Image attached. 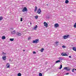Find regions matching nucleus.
<instances>
[{
    "label": "nucleus",
    "mask_w": 76,
    "mask_h": 76,
    "mask_svg": "<svg viewBox=\"0 0 76 76\" xmlns=\"http://www.w3.org/2000/svg\"><path fill=\"white\" fill-rule=\"evenodd\" d=\"M61 68H62V65L61 64L60 67L59 69H61Z\"/></svg>",
    "instance_id": "cd10ccee"
},
{
    "label": "nucleus",
    "mask_w": 76,
    "mask_h": 76,
    "mask_svg": "<svg viewBox=\"0 0 76 76\" xmlns=\"http://www.w3.org/2000/svg\"><path fill=\"white\" fill-rule=\"evenodd\" d=\"M32 24V23H30V25H31Z\"/></svg>",
    "instance_id": "e433bc0d"
},
{
    "label": "nucleus",
    "mask_w": 76,
    "mask_h": 76,
    "mask_svg": "<svg viewBox=\"0 0 76 76\" xmlns=\"http://www.w3.org/2000/svg\"><path fill=\"white\" fill-rule=\"evenodd\" d=\"M37 13L38 14H41V9H38L37 10Z\"/></svg>",
    "instance_id": "7ed1b4c3"
},
{
    "label": "nucleus",
    "mask_w": 76,
    "mask_h": 76,
    "mask_svg": "<svg viewBox=\"0 0 76 76\" xmlns=\"http://www.w3.org/2000/svg\"><path fill=\"white\" fill-rule=\"evenodd\" d=\"M74 28H76V23H75L74 25Z\"/></svg>",
    "instance_id": "b1692460"
},
{
    "label": "nucleus",
    "mask_w": 76,
    "mask_h": 76,
    "mask_svg": "<svg viewBox=\"0 0 76 76\" xmlns=\"http://www.w3.org/2000/svg\"><path fill=\"white\" fill-rule=\"evenodd\" d=\"M2 54H3V55H5V54H6V53H4V52H3Z\"/></svg>",
    "instance_id": "c756f323"
},
{
    "label": "nucleus",
    "mask_w": 76,
    "mask_h": 76,
    "mask_svg": "<svg viewBox=\"0 0 76 76\" xmlns=\"http://www.w3.org/2000/svg\"><path fill=\"white\" fill-rule=\"evenodd\" d=\"M69 37V35L68 34L67 35V36L65 35L63 36V38H64V39H67V38H68V37Z\"/></svg>",
    "instance_id": "20e7f679"
},
{
    "label": "nucleus",
    "mask_w": 76,
    "mask_h": 76,
    "mask_svg": "<svg viewBox=\"0 0 76 76\" xmlns=\"http://www.w3.org/2000/svg\"><path fill=\"white\" fill-rule=\"evenodd\" d=\"M39 76H42V73H39Z\"/></svg>",
    "instance_id": "a878e982"
},
{
    "label": "nucleus",
    "mask_w": 76,
    "mask_h": 76,
    "mask_svg": "<svg viewBox=\"0 0 76 76\" xmlns=\"http://www.w3.org/2000/svg\"><path fill=\"white\" fill-rule=\"evenodd\" d=\"M33 54H36V53H37L36 52H35V51H33Z\"/></svg>",
    "instance_id": "473e14b6"
},
{
    "label": "nucleus",
    "mask_w": 76,
    "mask_h": 76,
    "mask_svg": "<svg viewBox=\"0 0 76 76\" xmlns=\"http://www.w3.org/2000/svg\"><path fill=\"white\" fill-rule=\"evenodd\" d=\"M62 60V59H61V60Z\"/></svg>",
    "instance_id": "4c0bfd02"
},
{
    "label": "nucleus",
    "mask_w": 76,
    "mask_h": 76,
    "mask_svg": "<svg viewBox=\"0 0 76 76\" xmlns=\"http://www.w3.org/2000/svg\"><path fill=\"white\" fill-rule=\"evenodd\" d=\"M63 48H66V46H62Z\"/></svg>",
    "instance_id": "c85d7f7f"
},
{
    "label": "nucleus",
    "mask_w": 76,
    "mask_h": 76,
    "mask_svg": "<svg viewBox=\"0 0 76 76\" xmlns=\"http://www.w3.org/2000/svg\"><path fill=\"white\" fill-rule=\"evenodd\" d=\"M35 18L37 19H38V16L37 15L35 16Z\"/></svg>",
    "instance_id": "393cba45"
},
{
    "label": "nucleus",
    "mask_w": 76,
    "mask_h": 76,
    "mask_svg": "<svg viewBox=\"0 0 76 76\" xmlns=\"http://www.w3.org/2000/svg\"><path fill=\"white\" fill-rule=\"evenodd\" d=\"M58 42H59L58 41H56V42H55V44H56V45H58Z\"/></svg>",
    "instance_id": "ddd939ff"
},
{
    "label": "nucleus",
    "mask_w": 76,
    "mask_h": 76,
    "mask_svg": "<svg viewBox=\"0 0 76 76\" xmlns=\"http://www.w3.org/2000/svg\"><path fill=\"white\" fill-rule=\"evenodd\" d=\"M38 28V26H37V25H36V26L34 28V30H37L36 28Z\"/></svg>",
    "instance_id": "f3484780"
},
{
    "label": "nucleus",
    "mask_w": 76,
    "mask_h": 76,
    "mask_svg": "<svg viewBox=\"0 0 76 76\" xmlns=\"http://www.w3.org/2000/svg\"><path fill=\"white\" fill-rule=\"evenodd\" d=\"M69 58H72V57H71V56H69Z\"/></svg>",
    "instance_id": "72a5a7b5"
},
{
    "label": "nucleus",
    "mask_w": 76,
    "mask_h": 76,
    "mask_svg": "<svg viewBox=\"0 0 76 76\" xmlns=\"http://www.w3.org/2000/svg\"><path fill=\"white\" fill-rule=\"evenodd\" d=\"M20 21L21 22H22V18H20Z\"/></svg>",
    "instance_id": "7c9ffc66"
},
{
    "label": "nucleus",
    "mask_w": 76,
    "mask_h": 76,
    "mask_svg": "<svg viewBox=\"0 0 76 76\" xmlns=\"http://www.w3.org/2000/svg\"><path fill=\"white\" fill-rule=\"evenodd\" d=\"M69 73H67L66 75H69Z\"/></svg>",
    "instance_id": "f704fd0d"
},
{
    "label": "nucleus",
    "mask_w": 76,
    "mask_h": 76,
    "mask_svg": "<svg viewBox=\"0 0 76 76\" xmlns=\"http://www.w3.org/2000/svg\"><path fill=\"white\" fill-rule=\"evenodd\" d=\"M3 17L2 16L0 17V20L1 21V20H3Z\"/></svg>",
    "instance_id": "412c9836"
},
{
    "label": "nucleus",
    "mask_w": 76,
    "mask_h": 76,
    "mask_svg": "<svg viewBox=\"0 0 76 76\" xmlns=\"http://www.w3.org/2000/svg\"><path fill=\"white\" fill-rule=\"evenodd\" d=\"M2 59L4 60H5L6 59V56H3L2 57Z\"/></svg>",
    "instance_id": "9d476101"
},
{
    "label": "nucleus",
    "mask_w": 76,
    "mask_h": 76,
    "mask_svg": "<svg viewBox=\"0 0 76 76\" xmlns=\"http://www.w3.org/2000/svg\"><path fill=\"white\" fill-rule=\"evenodd\" d=\"M16 33V31L14 30L12 32V34H15Z\"/></svg>",
    "instance_id": "dca6fc26"
},
{
    "label": "nucleus",
    "mask_w": 76,
    "mask_h": 76,
    "mask_svg": "<svg viewBox=\"0 0 76 76\" xmlns=\"http://www.w3.org/2000/svg\"><path fill=\"white\" fill-rule=\"evenodd\" d=\"M28 11V10H27V8L26 7H24V8H23V10H22V12H27Z\"/></svg>",
    "instance_id": "f03ea898"
},
{
    "label": "nucleus",
    "mask_w": 76,
    "mask_h": 76,
    "mask_svg": "<svg viewBox=\"0 0 76 76\" xmlns=\"http://www.w3.org/2000/svg\"><path fill=\"white\" fill-rule=\"evenodd\" d=\"M37 7L36 6H35V10H34V12L37 11Z\"/></svg>",
    "instance_id": "a211bd4d"
},
{
    "label": "nucleus",
    "mask_w": 76,
    "mask_h": 76,
    "mask_svg": "<svg viewBox=\"0 0 76 76\" xmlns=\"http://www.w3.org/2000/svg\"><path fill=\"white\" fill-rule=\"evenodd\" d=\"M6 66H7V68H9L10 67V64L8 63L7 64Z\"/></svg>",
    "instance_id": "1a4fd4ad"
},
{
    "label": "nucleus",
    "mask_w": 76,
    "mask_h": 76,
    "mask_svg": "<svg viewBox=\"0 0 76 76\" xmlns=\"http://www.w3.org/2000/svg\"><path fill=\"white\" fill-rule=\"evenodd\" d=\"M61 55L62 56H68V55L66 53H62L61 54Z\"/></svg>",
    "instance_id": "0eeeda50"
},
{
    "label": "nucleus",
    "mask_w": 76,
    "mask_h": 76,
    "mask_svg": "<svg viewBox=\"0 0 76 76\" xmlns=\"http://www.w3.org/2000/svg\"><path fill=\"white\" fill-rule=\"evenodd\" d=\"M69 0H66L65 1V3H66V4H68L69 3Z\"/></svg>",
    "instance_id": "4468645a"
},
{
    "label": "nucleus",
    "mask_w": 76,
    "mask_h": 76,
    "mask_svg": "<svg viewBox=\"0 0 76 76\" xmlns=\"http://www.w3.org/2000/svg\"><path fill=\"white\" fill-rule=\"evenodd\" d=\"M64 69L65 70H66L67 71H69V70H70V69L69 68V67H65L64 68Z\"/></svg>",
    "instance_id": "423d86ee"
},
{
    "label": "nucleus",
    "mask_w": 76,
    "mask_h": 76,
    "mask_svg": "<svg viewBox=\"0 0 76 76\" xmlns=\"http://www.w3.org/2000/svg\"><path fill=\"white\" fill-rule=\"evenodd\" d=\"M72 50L75 51H76V47H73L72 48Z\"/></svg>",
    "instance_id": "f8f14e48"
},
{
    "label": "nucleus",
    "mask_w": 76,
    "mask_h": 76,
    "mask_svg": "<svg viewBox=\"0 0 76 76\" xmlns=\"http://www.w3.org/2000/svg\"><path fill=\"white\" fill-rule=\"evenodd\" d=\"M44 26L46 27V28H47L48 27V24H47V23L46 22H44Z\"/></svg>",
    "instance_id": "39448f33"
},
{
    "label": "nucleus",
    "mask_w": 76,
    "mask_h": 76,
    "mask_svg": "<svg viewBox=\"0 0 76 76\" xmlns=\"http://www.w3.org/2000/svg\"><path fill=\"white\" fill-rule=\"evenodd\" d=\"M75 70H76V69H75Z\"/></svg>",
    "instance_id": "ea45409f"
},
{
    "label": "nucleus",
    "mask_w": 76,
    "mask_h": 76,
    "mask_svg": "<svg viewBox=\"0 0 76 76\" xmlns=\"http://www.w3.org/2000/svg\"><path fill=\"white\" fill-rule=\"evenodd\" d=\"M31 37H28V40H29V39H31Z\"/></svg>",
    "instance_id": "bb28decb"
},
{
    "label": "nucleus",
    "mask_w": 76,
    "mask_h": 76,
    "mask_svg": "<svg viewBox=\"0 0 76 76\" xmlns=\"http://www.w3.org/2000/svg\"><path fill=\"white\" fill-rule=\"evenodd\" d=\"M60 62V60H59L56 61L55 62L56 63H59Z\"/></svg>",
    "instance_id": "aec40b11"
},
{
    "label": "nucleus",
    "mask_w": 76,
    "mask_h": 76,
    "mask_svg": "<svg viewBox=\"0 0 76 76\" xmlns=\"http://www.w3.org/2000/svg\"><path fill=\"white\" fill-rule=\"evenodd\" d=\"M39 42V39H36L35 40H33L32 42V43L34 44L38 43Z\"/></svg>",
    "instance_id": "f257e3e1"
},
{
    "label": "nucleus",
    "mask_w": 76,
    "mask_h": 76,
    "mask_svg": "<svg viewBox=\"0 0 76 76\" xmlns=\"http://www.w3.org/2000/svg\"><path fill=\"white\" fill-rule=\"evenodd\" d=\"M54 26L56 28H58L59 27V24L57 23H56L54 24Z\"/></svg>",
    "instance_id": "6e6552de"
},
{
    "label": "nucleus",
    "mask_w": 76,
    "mask_h": 76,
    "mask_svg": "<svg viewBox=\"0 0 76 76\" xmlns=\"http://www.w3.org/2000/svg\"><path fill=\"white\" fill-rule=\"evenodd\" d=\"M61 58L60 57V58Z\"/></svg>",
    "instance_id": "a19ab883"
},
{
    "label": "nucleus",
    "mask_w": 76,
    "mask_h": 76,
    "mask_svg": "<svg viewBox=\"0 0 76 76\" xmlns=\"http://www.w3.org/2000/svg\"><path fill=\"white\" fill-rule=\"evenodd\" d=\"M2 39H6V37L4 36H3L2 37Z\"/></svg>",
    "instance_id": "2eb2a0df"
},
{
    "label": "nucleus",
    "mask_w": 76,
    "mask_h": 76,
    "mask_svg": "<svg viewBox=\"0 0 76 76\" xmlns=\"http://www.w3.org/2000/svg\"><path fill=\"white\" fill-rule=\"evenodd\" d=\"M11 60L10 59V61Z\"/></svg>",
    "instance_id": "58836bf2"
},
{
    "label": "nucleus",
    "mask_w": 76,
    "mask_h": 76,
    "mask_svg": "<svg viewBox=\"0 0 76 76\" xmlns=\"http://www.w3.org/2000/svg\"><path fill=\"white\" fill-rule=\"evenodd\" d=\"M75 70V68H73L72 70V72H74V70Z\"/></svg>",
    "instance_id": "2f4dec72"
},
{
    "label": "nucleus",
    "mask_w": 76,
    "mask_h": 76,
    "mask_svg": "<svg viewBox=\"0 0 76 76\" xmlns=\"http://www.w3.org/2000/svg\"><path fill=\"white\" fill-rule=\"evenodd\" d=\"M23 51L25 52V50H23Z\"/></svg>",
    "instance_id": "c9c22d12"
},
{
    "label": "nucleus",
    "mask_w": 76,
    "mask_h": 76,
    "mask_svg": "<svg viewBox=\"0 0 76 76\" xmlns=\"http://www.w3.org/2000/svg\"><path fill=\"white\" fill-rule=\"evenodd\" d=\"M44 50V48H42V49H41L40 51L41 52H43V50Z\"/></svg>",
    "instance_id": "4be33fe9"
},
{
    "label": "nucleus",
    "mask_w": 76,
    "mask_h": 76,
    "mask_svg": "<svg viewBox=\"0 0 76 76\" xmlns=\"http://www.w3.org/2000/svg\"><path fill=\"white\" fill-rule=\"evenodd\" d=\"M17 35H18V36H21V34L18 32H17Z\"/></svg>",
    "instance_id": "9b49d317"
},
{
    "label": "nucleus",
    "mask_w": 76,
    "mask_h": 76,
    "mask_svg": "<svg viewBox=\"0 0 76 76\" xmlns=\"http://www.w3.org/2000/svg\"><path fill=\"white\" fill-rule=\"evenodd\" d=\"M18 76H22V74H21V73H18Z\"/></svg>",
    "instance_id": "6ab92c4d"
},
{
    "label": "nucleus",
    "mask_w": 76,
    "mask_h": 76,
    "mask_svg": "<svg viewBox=\"0 0 76 76\" xmlns=\"http://www.w3.org/2000/svg\"><path fill=\"white\" fill-rule=\"evenodd\" d=\"M10 40L11 41H13L14 40V39H10Z\"/></svg>",
    "instance_id": "5701e85b"
}]
</instances>
